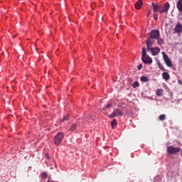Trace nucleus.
I'll list each match as a JSON object with an SVG mask.
<instances>
[{
    "mask_svg": "<svg viewBox=\"0 0 182 182\" xmlns=\"http://www.w3.org/2000/svg\"><path fill=\"white\" fill-rule=\"evenodd\" d=\"M142 62L146 65H150L152 63L153 60L151 57H149L146 53V48H142Z\"/></svg>",
    "mask_w": 182,
    "mask_h": 182,
    "instance_id": "f03ea898",
    "label": "nucleus"
},
{
    "mask_svg": "<svg viewBox=\"0 0 182 182\" xmlns=\"http://www.w3.org/2000/svg\"><path fill=\"white\" fill-rule=\"evenodd\" d=\"M154 38H147V41H146V43L147 45V48H151L153 46V43H154Z\"/></svg>",
    "mask_w": 182,
    "mask_h": 182,
    "instance_id": "9b49d317",
    "label": "nucleus"
},
{
    "mask_svg": "<svg viewBox=\"0 0 182 182\" xmlns=\"http://www.w3.org/2000/svg\"><path fill=\"white\" fill-rule=\"evenodd\" d=\"M181 157H182V151H181Z\"/></svg>",
    "mask_w": 182,
    "mask_h": 182,
    "instance_id": "c756f323",
    "label": "nucleus"
},
{
    "mask_svg": "<svg viewBox=\"0 0 182 182\" xmlns=\"http://www.w3.org/2000/svg\"><path fill=\"white\" fill-rule=\"evenodd\" d=\"M141 69H142V65H138V70H140Z\"/></svg>",
    "mask_w": 182,
    "mask_h": 182,
    "instance_id": "bb28decb",
    "label": "nucleus"
},
{
    "mask_svg": "<svg viewBox=\"0 0 182 182\" xmlns=\"http://www.w3.org/2000/svg\"><path fill=\"white\" fill-rule=\"evenodd\" d=\"M176 9H178V12H181L182 14V0H178L176 2Z\"/></svg>",
    "mask_w": 182,
    "mask_h": 182,
    "instance_id": "f8f14e48",
    "label": "nucleus"
},
{
    "mask_svg": "<svg viewBox=\"0 0 182 182\" xmlns=\"http://www.w3.org/2000/svg\"><path fill=\"white\" fill-rule=\"evenodd\" d=\"M140 80L142 82H147L149 81V78H148L146 76H142V77H141Z\"/></svg>",
    "mask_w": 182,
    "mask_h": 182,
    "instance_id": "f3484780",
    "label": "nucleus"
},
{
    "mask_svg": "<svg viewBox=\"0 0 182 182\" xmlns=\"http://www.w3.org/2000/svg\"><path fill=\"white\" fill-rule=\"evenodd\" d=\"M63 139V132H58L56 136L54 137V144L56 146H58Z\"/></svg>",
    "mask_w": 182,
    "mask_h": 182,
    "instance_id": "7ed1b4c3",
    "label": "nucleus"
},
{
    "mask_svg": "<svg viewBox=\"0 0 182 182\" xmlns=\"http://www.w3.org/2000/svg\"><path fill=\"white\" fill-rule=\"evenodd\" d=\"M153 12H159V14H162L164 13H168L170 9V4L168 2L164 4V6H158L157 4H152Z\"/></svg>",
    "mask_w": 182,
    "mask_h": 182,
    "instance_id": "f257e3e1",
    "label": "nucleus"
},
{
    "mask_svg": "<svg viewBox=\"0 0 182 182\" xmlns=\"http://www.w3.org/2000/svg\"><path fill=\"white\" fill-rule=\"evenodd\" d=\"M68 120V115H65L63 119L60 120V122H67Z\"/></svg>",
    "mask_w": 182,
    "mask_h": 182,
    "instance_id": "aec40b11",
    "label": "nucleus"
},
{
    "mask_svg": "<svg viewBox=\"0 0 182 182\" xmlns=\"http://www.w3.org/2000/svg\"><path fill=\"white\" fill-rule=\"evenodd\" d=\"M161 76L163 77V79H164L165 80H169L170 79L169 73H168L167 72L163 73L161 74Z\"/></svg>",
    "mask_w": 182,
    "mask_h": 182,
    "instance_id": "ddd939ff",
    "label": "nucleus"
},
{
    "mask_svg": "<svg viewBox=\"0 0 182 182\" xmlns=\"http://www.w3.org/2000/svg\"><path fill=\"white\" fill-rule=\"evenodd\" d=\"M143 4L144 2L142 1V0H138V1L136 2V4H134V8H136V9L137 10L141 9Z\"/></svg>",
    "mask_w": 182,
    "mask_h": 182,
    "instance_id": "9d476101",
    "label": "nucleus"
},
{
    "mask_svg": "<svg viewBox=\"0 0 182 182\" xmlns=\"http://www.w3.org/2000/svg\"><path fill=\"white\" fill-rule=\"evenodd\" d=\"M76 130H77V124H72L71 127H70V132H76Z\"/></svg>",
    "mask_w": 182,
    "mask_h": 182,
    "instance_id": "2eb2a0df",
    "label": "nucleus"
},
{
    "mask_svg": "<svg viewBox=\"0 0 182 182\" xmlns=\"http://www.w3.org/2000/svg\"><path fill=\"white\" fill-rule=\"evenodd\" d=\"M156 95L158 97H161L163 95V90L162 89H158L156 91Z\"/></svg>",
    "mask_w": 182,
    "mask_h": 182,
    "instance_id": "4468645a",
    "label": "nucleus"
},
{
    "mask_svg": "<svg viewBox=\"0 0 182 182\" xmlns=\"http://www.w3.org/2000/svg\"><path fill=\"white\" fill-rule=\"evenodd\" d=\"M173 34L181 35L182 34V24L180 23H176L173 28Z\"/></svg>",
    "mask_w": 182,
    "mask_h": 182,
    "instance_id": "0eeeda50",
    "label": "nucleus"
},
{
    "mask_svg": "<svg viewBox=\"0 0 182 182\" xmlns=\"http://www.w3.org/2000/svg\"><path fill=\"white\" fill-rule=\"evenodd\" d=\"M153 18H154V20L157 21L158 20V14H153Z\"/></svg>",
    "mask_w": 182,
    "mask_h": 182,
    "instance_id": "b1692460",
    "label": "nucleus"
},
{
    "mask_svg": "<svg viewBox=\"0 0 182 182\" xmlns=\"http://www.w3.org/2000/svg\"><path fill=\"white\" fill-rule=\"evenodd\" d=\"M139 86V82L136 81L134 82V85H132V87L136 88Z\"/></svg>",
    "mask_w": 182,
    "mask_h": 182,
    "instance_id": "4be33fe9",
    "label": "nucleus"
},
{
    "mask_svg": "<svg viewBox=\"0 0 182 182\" xmlns=\"http://www.w3.org/2000/svg\"><path fill=\"white\" fill-rule=\"evenodd\" d=\"M122 115H123L122 111L119 109H117L114 110V112H112V114L108 116V117L110 119H113L116 117H122Z\"/></svg>",
    "mask_w": 182,
    "mask_h": 182,
    "instance_id": "423d86ee",
    "label": "nucleus"
},
{
    "mask_svg": "<svg viewBox=\"0 0 182 182\" xmlns=\"http://www.w3.org/2000/svg\"><path fill=\"white\" fill-rule=\"evenodd\" d=\"M159 120L161 122L166 120V114H161L159 117Z\"/></svg>",
    "mask_w": 182,
    "mask_h": 182,
    "instance_id": "a211bd4d",
    "label": "nucleus"
},
{
    "mask_svg": "<svg viewBox=\"0 0 182 182\" xmlns=\"http://www.w3.org/2000/svg\"><path fill=\"white\" fill-rule=\"evenodd\" d=\"M46 176H47L46 172H43V173H41V178H46Z\"/></svg>",
    "mask_w": 182,
    "mask_h": 182,
    "instance_id": "5701e85b",
    "label": "nucleus"
},
{
    "mask_svg": "<svg viewBox=\"0 0 182 182\" xmlns=\"http://www.w3.org/2000/svg\"><path fill=\"white\" fill-rule=\"evenodd\" d=\"M158 68H159V69H161V71H166V69L163 65H161V63H158Z\"/></svg>",
    "mask_w": 182,
    "mask_h": 182,
    "instance_id": "412c9836",
    "label": "nucleus"
},
{
    "mask_svg": "<svg viewBox=\"0 0 182 182\" xmlns=\"http://www.w3.org/2000/svg\"><path fill=\"white\" fill-rule=\"evenodd\" d=\"M151 10H148L147 17H149V15H151Z\"/></svg>",
    "mask_w": 182,
    "mask_h": 182,
    "instance_id": "a878e982",
    "label": "nucleus"
},
{
    "mask_svg": "<svg viewBox=\"0 0 182 182\" xmlns=\"http://www.w3.org/2000/svg\"><path fill=\"white\" fill-rule=\"evenodd\" d=\"M161 55H163V59L164 60L165 65H166V66H168V68H171V66H173V63H171V60H170L168 55H166L164 52H161Z\"/></svg>",
    "mask_w": 182,
    "mask_h": 182,
    "instance_id": "39448f33",
    "label": "nucleus"
},
{
    "mask_svg": "<svg viewBox=\"0 0 182 182\" xmlns=\"http://www.w3.org/2000/svg\"><path fill=\"white\" fill-rule=\"evenodd\" d=\"M180 150L181 149L178 147L175 148L173 146H169L167 148L166 151H168V154H175L179 153Z\"/></svg>",
    "mask_w": 182,
    "mask_h": 182,
    "instance_id": "6e6552de",
    "label": "nucleus"
},
{
    "mask_svg": "<svg viewBox=\"0 0 182 182\" xmlns=\"http://www.w3.org/2000/svg\"><path fill=\"white\" fill-rule=\"evenodd\" d=\"M147 50L151 51V53H152V55H157L158 53H159L161 52V48L156 47V48H151V47H147Z\"/></svg>",
    "mask_w": 182,
    "mask_h": 182,
    "instance_id": "1a4fd4ad",
    "label": "nucleus"
},
{
    "mask_svg": "<svg viewBox=\"0 0 182 182\" xmlns=\"http://www.w3.org/2000/svg\"><path fill=\"white\" fill-rule=\"evenodd\" d=\"M164 8H161V10H164Z\"/></svg>",
    "mask_w": 182,
    "mask_h": 182,
    "instance_id": "c85d7f7f",
    "label": "nucleus"
},
{
    "mask_svg": "<svg viewBox=\"0 0 182 182\" xmlns=\"http://www.w3.org/2000/svg\"><path fill=\"white\" fill-rule=\"evenodd\" d=\"M48 182H50V181H48Z\"/></svg>",
    "mask_w": 182,
    "mask_h": 182,
    "instance_id": "7c9ffc66",
    "label": "nucleus"
},
{
    "mask_svg": "<svg viewBox=\"0 0 182 182\" xmlns=\"http://www.w3.org/2000/svg\"><path fill=\"white\" fill-rule=\"evenodd\" d=\"M154 39L158 41L157 43H158V45H159V46L164 44V40H163V38H154Z\"/></svg>",
    "mask_w": 182,
    "mask_h": 182,
    "instance_id": "dca6fc26",
    "label": "nucleus"
},
{
    "mask_svg": "<svg viewBox=\"0 0 182 182\" xmlns=\"http://www.w3.org/2000/svg\"><path fill=\"white\" fill-rule=\"evenodd\" d=\"M148 36L149 37H148V38H152V39H158V38H161V34L159 33V30H152L151 31L150 33H148Z\"/></svg>",
    "mask_w": 182,
    "mask_h": 182,
    "instance_id": "20e7f679",
    "label": "nucleus"
},
{
    "mask_svg": "<svg viewBox=\"0 0 182 182\" xmlns=\"http://www.w3.org/2000/svg\"><path fill=\"white\" fill-rule=\"evenodd\" d=\"M93 118H94V117H90V119H92Z\"/></svg>",
    "mask_w": 182,
    "mask_h": 182,
    "instance_id": "cd10ccee",
    "label": "nucleus"
},
{
    "mask_svg": "<svg viewBox=\"0 0 182 182\" xmlns=\"http://www.w3.org/2000/svg\"><path fill=\"white\" fill-rule=\"evenodd\" d=\"M117 119H112V127L114 128V127L117 126Z\"/></svg>",
    "mask_w": 182,
    "mask_h": 182,
    "instance_id": "6ab92c4d",
    "label": "nucleus"
},
{
    "mask_svg": "<svg viewBox=\"0 0 182 182\" xmlns=\"http://www.w3.org/2000/svg\"><path fill=\"white\" fill-rule=\"evenodd\" d=\"M112 107V104H107V106L105 107H104V109H109V108H110Z\"/></svg>",
    "mask_w": 182,
    "mask_h": 182,
    "instance_id": "393cba45",
    "label": "nucleus"
}]
</instances>
